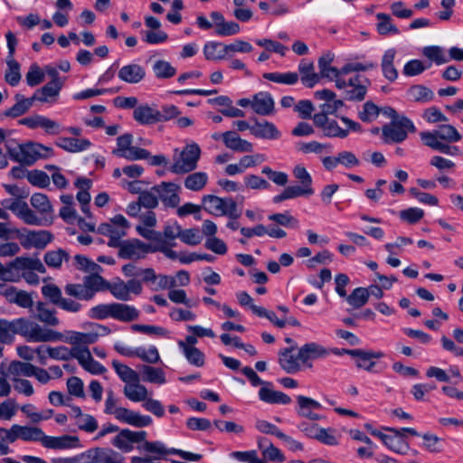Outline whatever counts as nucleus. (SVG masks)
Here are the masks:
<instances>
[{
    "mask_svg": "<svg viewBox=\"0 0 463 463\" xmlns=\"http://www.w3.org/2000/svg\"><path fill=\"white\" fill-rule=\"evenodd\" d=\"M20 335L30 343H47L62 340V333L41 326L26 317H19L11 321L0 319V342L10 345L14 335Z\"/></svg>",
    "mask_w": 463,
    "mask_h": 463,
    "instance_id": "1",
    "label": "nucleus"
},
{
    "mask_svg": "<svg viewBox=\"0 0 463 463\" xmlns=\"http://www.w3.org/2000/svg\"><path fill=\"white\" fill-rule=\"evenodd\" d=\"M5 148L10 158L23 165H32L38 159L47 157L52 154V148L33 142L18 144L15 146L7 142Z\"/></svg>",
    "mask_w": 463,
    "mask_h": 463,
    "instance_id": "2",
    "label": "nucleus"
},
{
    "mask_svg": "<svg viewBox=\"0 0 463 463\" xmlns=\"http://www.w3.org/2000/svg\"><path fill=\"white\" fill-rule=\"evenodd\" d=\"M293 175L298 181V185L287 186L280 194L272 198L274 203H279L286 200L295 199L300 196H310L315 190L312 186L313 179L306 167L298 165L293 168Z\"/></svg>",
    "mask_w": 463,
    "mask_h": 463,
    "instance_id": "3",
    "label": "nucleus"
},
{
    "mask_svg": "<svg viewBox=\"0 0 463 463\" xmlns=\"http://www.w3.org/2000/svg\"><path fill=\"white\" fill-rule=\"evenodd\" d=\"M341 121L345 125V128H341L338 123L324 114H315L313 121L317 128H318L323 135L327 137L345 138L350 131L361 132L362 127L358 122L350 119L347 117H341Z\"/></svg>",
    "mask_w": 463,
    "mask_h": 463,
    "instance_id": "4",
    "label": "nucleus"
},
{
    "mask_svg": "<svg viewBox=\"0 0 463 463\" xmlns=\"http://www.w3.org/2000/svg\"><path fill=\"white\" fill-rule=\"evenodd\" d=\"M346 75H341L336 79L335 87L344 90L345 99L347 100L361 101L365 98L367 89L371 81L365 76L354 74L345 79Z\"/></svg>",
    "mask_w": 463,
    "mask_h": 463,
    "instance_id": "5",
    "label": "nucleus"
},
{
    "mask_svg": "<svg viewBox=\"0 0 463 463\" xmlns=\"http://www.w3.org/2000/svg\"><path fill=\"white\" fill-rule=\"evenodd\" d=\"M203 208L208 213L214 216H227L230 219H237L240 216L236 202L231 198H222L213 194L202 197Z\"/></svg>",
    "mask_w": 463,
    "mask_h": 463,
    "instance_id": "6",
    "label": "nucleus"
},
{
    "mask_svg": "<svg viewBox=\"0 0 463 463\" xmlns=\"http://www.w3.org/2000/svg\"><path fill=\"white\" fill-rule=\"evenodd\" d=\"M129 222L122 214H117L109 222L101 223L98 227V233L109 237L108 246L117 248L123 241L121 239L127 235Z\"/></svg>",
    "mask_w": 463,
    "mask_h": 463,
    "instance_id": "7",
    "label": "nucleus"
},
{
    "mask_svg": "<svg viewBox=\"0 0 463 463\" xmlns=\"http://www.w3.org/2000/svg\"><path fill=\"white\" fill-rule=\"evenodd\" d=\"M175 152H177L175 150ZM201 156V149L195 143L187 145L177 156L175 153L174 163L170 171L174 174H186L197 167V162Z\"/></svg>",
    "mask_w": 463,
    "mask_h": 463,
    "instance_id": "8",
    "label": "nucleus"
},
{
    "mask_svg": "<svg viewBox=\"0 0 463 463\" xmlns=\"http://www.w3.org/2000/svg\"><path fill=\"white\" fill-rule=\"evenodd\" d=\"M89 332L68 331L67 335L62 334V340L74 346L80 345H90L96 343L100 336H105L110 333V329L103 325L92 323L90 325ZM58 340L57 342H59Z\"/></svg>",
    "mask_w": 463,
    "mask_h": 463,
    "instance_id": "9",
    "label": "nucleus"
},
{
    "mask_svg": "<svg viewBox=\"0 0 463 463\" xmlns=\"http://www.w3.org/2000/svg\"><path fill=\"white\" fill-rule=\"evenodd\" d=\"M16 239L24 249H43L52 239V234L45 230L30 231L27 229H15L13 231Z\"/></svg>",
    "mask_w": 463,
    "mask_h": 463,
    "instance_id": "10",
    "label": "nucleus"
},
{
    "mask_svg": "<svg viewBox=\"0 0 463 463\" xmlns=\"http://www.w3.org/2000/svg\"><path fill=\"white\" fill-rule=\"evenodd\" d=\"M416 128L413 122L405 116H401L400 118L392 120L389 125L383 128V136L385 140L401 143L407 138L408 132H415Z\"/></svg>",
    "mask_w": 463,
    "mask_h": 463,
    "instance_id": "11",
    "label": "nucleus"
},
{
    "mask_svg": "<svg viewBox=\"0 0 463 463\" xmlns=\"http://www.w3.org/2000/svg\"><path fill=\"white\" fill-rule=\"evenodd\" d=\"M133 136L129 133L119 136L117 138V148L113 155L130 161L141 160L149 157V152L144 148L132 146Z\"/></svg>",
    "mask_w": 463,
    "mask_h": 463,
    "instance_id": "12",
    "label": "nucleus"
},
{
    "mask_svg": "<svg viewBox=\"0 0 463 463\" xmlns=\"http://www.w3.org/2000/svg\"><path fill=\"white\" fill-rule=\"evenodd\" d=\"M5 433L8 442L14 443L18 439L24 442H40L43 430L35 426L13 424L9 429H0Z\"/></svg>",
    "mask_w": 463,
    "mask_h": 463,
    "instance_id": "13",
    "label": "nucleus"
},
{
    "mask_svg": "<svg viewBox=\"0 0 463 463\" xmlns=\"http://www.w3.org/2000/svg\"><path fill=\"white\" fill-rule=\"evenodd\" d=\"M42 294L48 298L50 302L59 308L71 312L78 313L81 310L82 305L73 299L62 297L61 290L54 284H47L42 287Z\"/></svg>",
    "mask_w": 463,
    "mask_h": 463,
    "instance_id": "14",
    "label": "nucleus"
},
{
    "mask_svg": "<svg viewBox=\"0 0 463 463\" xmlns=\"http://www.w3.org/2000/svg\"><path fill=\"white\" fill-rule=\"evenodd\" d=\"M118 248V257L124 260L144 259L153 253V242L145 243L138 239L123 241Z\"/></svg>",
    "mask_w": 463,
    "mask_h": 463,
    "instance_id": "15",
    "label": "nucleus"
},
{
    "mask_svg": "<svg viewBox=\"0 0 463 463\" xmlns=\"http://www.w3.org/2000/svg\"><path fill=\"white\" fill-rule=\"evenodd\" d=\"M146 438V432L144 430L123 429L113 438L111 443L122 452L128 453L134 449V444L145 441Z\"/></svg>",
    "mask_w": 463,
    "mask_h": 463,
    "instance_id": "16",
    "label": "nucleus"
},
{
    "mask_svg": "<svg viewBox=\"0 0 463 463\" xmlns=\"http://www.w3.org/2000/svg\"><path fill=\"white\" fill-rule=\"evenodd\" d=\"M152 191L156 194L158 201L161 200L165 207L175 208L180 203V186L171 182H162L154 185Z\"/></svg>",
    "mask_w": 463,
    "mask_h": 463,
    "instance_id": "17",
    "label": "nucleus"
},
{
    "mask_svg": "<svg viewBox=\"0 0 463 463\" xmlns=\"http://www.w3.org/2000/svg\"><path fill=\"white\" fill-rule=\"evenodd\" d=\"M41 444L45 449L64 450L80 447V439L72 435L48 436L43 432Z\"/></svg>",
    "mask_w": 463,
    "mask_h": 463,
    "instance_id": "18",
    "label": "nucleus"
},
{
    "mask_svg": "<svg viewBox=\"0 0 463 463\" xmlns=\"http://www.w3.org/2000/svg\"><path fill=\"white\" fill-rule=\"evenodd\" d=\"M113 416L118 421L136 428L147 427L150 426L153 422V420L150 416L140 414L137 411L121 406L114 411Z\"/></svg>",
    "mask_w": 463,
    "mask_h": 463,
    "instance_id": "19",
    "label": "nucleus"
},
{
    "mask_svg": "<svg viewBox=\"0 0 463 463\" xmlns=\"http://www.w3.org/2000/svg\"><path fill=\"white\" fill-rule=\"evenodd\" d=\"M140 224L137 225V232L144 239L154 242L161 238V232L154 230L156 225V216L153 211H147L138 218Z\"/></svg>",
    "mask_w": 463,
    "mask_h": 463,
    "instance_id": "20",
    "label": "nucleus"
},
{
    "mask_svg": "<svg viewBox=\"0 0 463 463\" xmlns=\"http://www.w3.org/2000/svg\"><path fill=\"white\" fill-rule=\"evenodd\" d=\"M297 413L303 418L310 420H320L324 416L318 414L317 411L322 409V405L316 400L304 396H297Z\"/></svg>",
    "mask_w": 463,
    "mask_h": 463,
    "instance_id": "21",
    "label": "nucleus"
},
{
    "mask_svg": "<svg viewBox=\"0 0 463 463\" xmlns=\"http://www.w3.org/2000/svg\"><path fill=\"white\" fill-rule=\"evenodd\" d=\"M19 124L28 127L31 129L42 128L47 134L56 135L60 133L59 123L42 115H33L19 120Z\"/></svg>",
    "mask_w": 463,
    "mask_h": 463,
    "instance_id": "22",
    "label": "nucleus"
},
{
    "mask_svg": "<svg viewBox=\"0 0 463 463\" xmlns=\"http://www.w3.org/2000/svg\"><path fill=\"white\" fill-rule=\"evenodd\" d=\"M62 85L63 81L61 80H52L50 82L35 91L33 95V100H38L43 103L55 102Z\"/></svg>",
    "mask_w": 463,
    "mask_h": 463,
    "instance_id": "23",
    "label": "nucleus"
},
{
    "mask_svg": "<svg viewBox=\"0 0 463 463\" xmlns=\"http://www.w3.org/2000/svg\"><path fill=\"white\" fill-rule=\"evenodd\" d=\"M383 356L384 353L382 351L358 349L354 357L355 365L370 373H378L379 371L375 369L376 362L374 360Z\"/></svg>",
    "mask_w": 463,
    "mask_h": 463,
    "instance_id": "24",
    "label": "nucleus"
},
{
    "mask_svg": "<svg viewBox=\"0 0 463 463\" xmlns=\"http://www.w3.org/2000/svg\"><path fill=\"white\" fill-rule=\"evenodd\" d=\"M329 354L330 351L327 348L316 342L307 343L298 349V358L302 364H306L310 360L325 358Z\"/></svg>",
    "mask_w": 463,
    "mask_h": 463,
    "instance_id": "25",
    "label": "nucleus"
},
{
    "mask_svg": "<svg viewBox=\"0 0 463 463\" xmlns=\"http://www.w3.org/2000/svg\"><path fill=\"white\" fill-rule=\"evenodd\" d=\"M222 139L227 148L240 153H250L253 150V145L242 139L235 131H226L222 134Z\"/></svg>",
    "mask_w": 463,
    "mask_h": 463,
    "instance_id": "26",
    "label": "nucleus"
},
{
    "mask_svg": "<svg viewBox=\"0 0 463 463\" xmlns=\"http://www.w3.org/2000/svg\"><path fill=\"white\" fill-rule=\"evenodd\" d=\"M30 203L45 222H52L53 208L47 195L41 193L33 194L30 198Z\"/></svg>",
    "mask_w": 463,
    "mask_h": 463,
    "instance_id": "27",
    "label": "nucleus"
},
{
    "mask_svg": "<svg viewBox=\"0 0 463 463\" xmlns=\"http://www.w3.org/2000/svg\"><path fill=\"white\" fill-rule=\"evenodd\" d=\"M133 118L141 125H153L162 121L161 112L148 105L137 106L133 111Z\"/></svg>",
    "mask_w": 463,
    "mask_h": 463,
    "instance_id": "28",
    "label": "nucleus"
},
{
    "mask_svg": "<svg viewBox=\"0 0 463 463\" xmlns=\"http://www.w3.org/2000/svg\"><path fill=\"white\" fill-rule=\"evenodd\" d=\"M146 76V70L139 64L130 63L121 67L118 72V77L122 81L129 84H137L143 80Z\"/></svg>",
    "mask_w": 463,
    "mask_h": 463,
    "instance_id": "29",
    "label": "nucleus"
},
{
    "mask_svg": "<svg viewBox=\"0 0 463 463\" xmlns=\"http://www.w3.org/2000/svg\"><path fill=\"white\" fill-rule=\"evenodd\" d=\"M251 108L255 113L268 116L274 111V100L268 92H259L253 96Z\"/></svg>",
    "mask_w": 463,
    "mask_h": 463,
    "instance_id": "30",
    "label": "nucleus"
},
{
    "mask_svg": "<svg viewBox=\"0 0 463 463\" xmlns=\"http://www.w3.org/2000/svg\"><path fill=\"white\" fill-rule=\"evenodd\" d=\"M250 133L254 137L263 139L273 140L280 137V132L277 127L267 120L256 121L250 128Z\"/></svg>",
    "mask_w": 463,
    "mask_h": 463,
    "instance_id": "31",
    "label": "nucleus"
},
{
    "mask_svg": "<svg viewBox=\"0 0 463 463\" xmlns=\"http://www.w3.org/2000/svg\"><path fill=\"white\" fill-rule=\"evenodd\" d=\"M13 267L17 269L21 276L30 270L40 273H45L46 271L44 265L38 258L17 257L13 260Z\"/></svg>",
    "mask_w": 463,
    "mask_h": 463,
    "instance_id": "32",
    "label": "nucleus"
},
{
    "mask_svg": "<svg viewBox=\"0 0 463 463\" xmlns=\"http://www.w3.org/2000/svg\"><path fill=\"white\" fill-rule=\"evenodd\" d=\"M279 363L281 368L288 373H295L300 371L301 360L298 354L294 355L292 348H284L279 353Z\"/></svg>",
    "mask_w": 463,
    "mask_h": 463,
    "instance_id": "33",
    "label": "nucleus"
},
{
    "mask_svg": "<svg viewBox=\"0 0 463 463\" xmlns=\"http://www.w3.org/2000/svg\"><path fill=\"white\" fill-rule=\"evenodd\" d=\"M271 385L262 386L259 391V398L260 401L269 404H288L291 398L286 393L275 391Z\"/></svg>",
    "mask_w": 463,
    "mask_h": 463,
    "instance_id": "34",
    "label": "nucleus"
},
{
    "mask_svg": "<svg viewBox=\"0 0 463 463\" xmlns=\"http://www.w3.org/2000/svg\"><path fill=\"white\" fill-rule=\"evenodd\" d=\"M4 295L10 303L16 304L23 308H30L33 305L31 294L24 290L17 289L14 287L5 288Z\"/></svg>",
    "mask_w": 463,
    "mask_h": 463,
    "instance_id": "35",
    "label": "nucleus"
},
{
    "mask_svg": "<svg viewBox=\"0 0 463 463\" xmlns=\"http://www.w3.org/2000/svg\"><path fill=\"white\" fill-rule=\"evenodd\" d=\"M143 444L138 446L139 450L150 453L153 455V459L161 460L165 459L168 455H173L174 448L168 449L162 441H142Z\"/></svg>",
    "mask_w": 463,
    "mask_h": 463,
    "instance_id": "36",
    "label": "nucleus"
},
{
    "mask_svg": "<svg viewBox=\"0 0 463 463\" xmlns=\"http://www.w3.org/2000/svg\"><path fill=\"white\" fill-rule=\"evenodd\" d=\"M140 312L134 306L113 302V319L121 322H132L137 320Z\"/></svg>",
    "mask_w": 463,
    "mask_h": 463,
    "instance_id": "37",
    "label": "nucleus"
},
{
    "mask_svg": "<svg viewBox=\"0 0 463 463\" xmlns=\"http://www.w3.org/2000/svg\"><path fill=\"white\" fill-rule=\"evenodd\" d=\"M396 51L392 48L385 51L382 57L381 68L383 76L390 81H394L398 78V71L394 67V59Z\"/></svg>",
    "mask_w": 463,
    "mask_h": 463,
    "instance_id": "38",
    "label": "nucleus"
},
{
    "mask_svg": "<svg viewBox=\"0 0 463 463\" xmlns=\"http://www.w3.org/2000/svg\"><path fill=\"white\" fill-rule=\"evenodd\" d=\"M56 145L68 152L77 153L87 150L91 143L86 138L61 137Z\"/></svg>",
    "mask_w": 463,
    "mask_h": 463,
    "instance_id": "39",
    "label": "nucleus"
},
{
    "mask_svg": "<svg viewBox=\"0 0 463 463\" xmlns=\"http://www.w3.org/2000/svg\"><path fill=\"white\" fill-rule=\"evenodd\" d=\"M123 393L129 401L133 402H144L148 396L146 387L140 383V382H132L125 384Z\"/></svg>",
    "mask_w": 463,
    "mask_h": 463,
    "instance_id": "40",
    "label": "nucleus"
},
{
    "mask_svg": "<svg viewBox=\"0 0 463 463\" xmlns=\"http://www.w3.org/2000/svg\"><path fill=\"white\" fill-rule=\"evenodd\" d=\"M333 55L326 53L319 58L318 68L321 77L327 78L330 80L336 81V79L342 75L341 69L331 66Z\"/></svg>",
    "mask_w": 463,
    "mask_h": 463,
    "instance_id": "41",
    "label": "nucleus"
},
{
    "mask_svg": "<svg viewBox=\"0 0 463 463\" xmlns=\"http://www.w3.org/2000/svg\"><path fill=\"white\" fill-rule=\"evenodd\" d=\"M35 309L36 317L40 322L49 326H56L60 324L55 309L50 308L46 303L37 302Z\"/></svg>",
    "mask_w": 463,
    "mask_h": 463,
    "instance_id": "42",
    "label": "nucleus"
},
{
    "mask_svg": "<svg viewBox=\"0 0 463 463\" xmlns=\"http://www.w3.org/2000/svg\"><path fill=\"white\" fill-rule=\"evenodd\" d=\"M409 100L418 103H427L434 99L433 91L423 85H413L407 90Z\"/></svg>",
    "mask_w": 463,
    "mask_h": 463,
    "instance_id": "43",
    "label": "nucleus"
},
{
    "mask_svg": "<svg viewBox=\"0 0 463 463\" xmlns=\"http://www.w3.org/2000/svg\"><path fill=\"white\" fill-rule=\"evenodd\" d=\"M141 372V377L144 382L164 384L165 380V374L163 369L153 367L147 364H143L139 367Z\"/></svg>",
    "mask_w": 463,
    "mask_h": 463,
    "instance_id": "44",
    "label": "nucleus"
},
{
    "mask_svg": "<svg viewBox=\"0 0 463 463\" xmlns=\"http://www.w3.org/2000/svg\"><path fill=\"white\" fill-rule=\"evenodd\" d=\"M14 99L16 100L15 104L5 112L6 117L18 118L24 115L31 109L34 101L33 97L25 99L21 94H16Z\"/></svg>",
    "mask_w": 463,
    "mask_h": 463,
    "instance_id": "45",
    "label": "nucleus"
},
{
    "mask_svg": "<svg viewBox=\"0 0 463 463\" xmlns=\"http://www.w3.org/2000/svg\"><path fill=\"white\" fill-rule=\"evenodd\" d=\"M112 367L125 384H128L132 382H140L141 380L140 375L134 369L117 360L112 361Z\"/></svg>",
    "mask_w": 463,
    "mask_h": 463,
    "instance_id": "46",
    "label": "nucleus"
},
{
    "mask_svg": "<svg viewBox=\"0 0 463 463\" xmlns=\"http://www.w3.org/2000/svg\"><path fill=\"white\" fill-rule=\"evenodd\" d=\"M298 71L302 83L307 88H313L319 80V76L314 72V64L310 61H301Z\"/></svg>",
    "mask_w": 463,
    "mask_h": 463,
    "instance_id": "47",
    "label": "nucleus"
},
{
    "mask_svg": "<svg viewBox=\"0 0 463 463\" xmlns=\"http://www.w3.org/2000/svg\"><path fill=\"white\" fill-rule=\"evenodd\" d=\"M74 411L76 413L75 423L80 430L87 433H93L98 430V421L92 415L82 413L79 407L75 408Z\"/></svg>",
    "mask_w": 463,
    "mask_h": 463,
    "instance_id": "48",
    "label": "nucleus"
},
{
    "mask_svg": "<svg viewBox=\"0 0 463 463\" xmlns=\"http://www.w3.org/2000/svg\"><path fill=\"white\" fill-rule=\"evenodd\" d=\"M34 364L28 362L13 361L8 366V373L11 378L23 379L33 377Z\"/></svg>",
    "mask_w": 463,
    "mask_h": 463,
    "instance_id": "49",
    "label": "nucleus"
},
{
    "mask_svg": "<svg viewBox=\"0 0 463 463\" xmlns=\"http://www.w3.org/2000/svg\"><path fill=\"white\" fill-rule=\"evenodd\" d=\"M208 182V175L205 172H195L188 175L184 182V187L190 191H201Z\"/></svg>",
    "mask_w": 463,
    "mask_h": 463,
    "instance_id": "50",
    "label": "nucleus"
},
{
    "mask_svg": "<svg viewBox=\"0 0 463 463\" xmlns=\"http://www.w3.org/2000/svg\"><path fill=\"white\" fill-rule=\"evenodd\" d=\"M70 259L69 253L62 250L57 249L49 250L44 254L43 260L49 268L60 269L63 261H68Z\"/></svg>",
    "mask_w": 463,
    "mask_h": 463,
    "instance_id": "51",
    "label": "nucleus"
},
{
    "mask_svg": "<svg viewBox=\"0 0 463 463\" xmlns=\"http://www.w3.org/2000/svg\"><path fill=\"white\" fill-rule=\"evenodd\" d=\"M110 449H111L108 448H93L82 452L77 457L82 463H102Z\"/></svg>",
    "mask_w": 463,
    "mask_h": 463,
    "instance_id": "52",
    "label": "nucleus"
},
{
    "mask_svg": "<svg viewBox=\"0 0 463 463\" xmlns=\"http://www.w3.org/2000/svg\"><path fill=\"white\" fill-rule=\"evenodd\" d=\"M126 287L124 280L117 279L112 282H108L106 289H108L115 298L120 301H129L132 299V296H129Z\"/></svg>",
    "mask_w": 463,
    "mask_h": 463,
    "instance_id": "53",
    "label": "nucleus"
},
{
    "mask_svg": "<svg viewBox=\"0 0 463 463\" xmlns=\"http://www.w3.org/2000/svg\"><path fill=\"white\" fill-rule=\"evenodd\" d=\"M19 219H21L25 224L28 225H45L47 222L42 218V216H38L29 206L24 202L20 211L16 215Z\"/></svg>",
    "mask_w": 463,
    "mask_h": 463,
    "instance_id": "54",
    "label": "nucleus"
},
{
    "mask_svg": "<svg viewBox=\"0 0 463 463\" xmlns=\"http://www.w3.org/2000/svg\"><path fill=\"white\" fill-rule=\"evenodd\" d=\"M263 78L272 82L294 85L298 80V74L297 72H267L263 74Z\"/></svg>",
    "mask_w": 463,
    "mask_h": 463,
    "instance_id": "55",
    "label": "nucleus"
},
{
    "mask_svg": "<svg viewBox=\"0 0 463 463\" xmlns=\"http://www.w3.org/2000/svg\"><path fill=\"white\" fill-rule=\"evenodd\" d=\"M383 443L393 452L402 455L406 454L410 449L408 442L401 435L383 437Z\"/></svg>",
    "mask_w": 463,
    "mask_h": 463,
    "instance_id": "56",
    "label": "nucleus"
},
{
    "mask_svg": "<svg viewBox=\"0 0 463 463\" xmlns=\"http://www.w3.org/2000/svg\"><path fill=\"white\" fill-rule=\"evenodd\" d=\"M203 54L206 60H224V44L216 42H208L204 44Z\"/></svg>",
    "mask_w": 463,
    "mask_h": 463,
    "instance_id": "57",
    "label": "nucleus"
},
{
    "mask_svg": "<svg viewBox=\"0 0 463 463\" xmlns=\"http://www.w3.org/2000/svg\"><path fill=\"white\" fill-rule=\"evenodd\" d=\"M369 299V290L365 288H356L346 297V301L354 308H360L364 306Z\"/></svg>",
    "mask_w": 463,
    "mask_h": 463,
    "instance_id": "58",
    "label": "nucleus"
},
{
    "mask_svg": "<svg viewBox=\"0 0 463 463\" xmlns=\"http://www.w3.org/2000/svg\"><path fill=\"white\" fill-rule=\"evenodd\" d=\"M152 70L157 79H169L176 73V69L170 62L164 60L156 61Z\"/></svg>",
    "mask_w": 463,
    "mask_h": 463,
    "instance_id": "59",
    "label": "nucleus"
},
{
    "mask_svg": "<svg viewBox=\"0 0 463 463\" xmlns=\"http://www.w3.org/2000/svg\"><path fill=\"white\" fill-rule=\"evenodd\" d=\"M182 227L176 222L167 223L161 232V240L165 244L175 245V239H180Z\"/></svg>",
    "mask_w": 463,
    "mask_h": 463,
    "instance_id": "60",
    "label": "nucleus"
},
{
    "mask_svg": "<svg viewBox=\"0 0 463 463\" xmlns=\"http://www.w3.org/2000/svg\"><path fill=\"white\" fill-rule=\"evenodd\" d=\"M86 288L91 292V298H94L98 291L106 289L108 282L97 273H91L90 276L84 278L83 280Z\"/></svg>",
    "mask_w": 463,
    "mask_h": 463,
    "instance_id": "61",
    "label": "nucleus"
},
{
    "mask_svg": "<svg viewBox=\"0 0 463 463\" xmlns=\"http://www.w3.org/2000/svg\"><path fill=\"white\" fill-rule=\"evenodd\" d=\"M6 64L5 81L11 86L18 85L21 80L20 64L14 59H6Z\"/></svg>",
    "mask_w": 463,
    "mask_h": 463,
    "instance_id": "62",
    "label": "nucleus"
},
{
    "mask_svg": "<svg viewBox=\"0 0 463 463\" xmlns=\"http://www.w3.org/2000/svg\"><path fill=\"white\" fill-rule=\"evenodd\" d=\"M135 357H138L147 364H156L160 361L159 352L155 345H151L148 348L143 346L136 347Z\"/></svg>",
    "mask_w": 463,
    "mask_h": 463,
    "instance_id": "63",
    "label": "nucleus"
},
{
    "mask_svg": "<svg viewBox=\"0 0 463 463\" xmlns=\"http://www.w3.org/2000/svg\"><path fill=\"white\" fill-rule=\"evenodd\" d=\"M230 457L242 463H267V461L259 457L258 451L254 449L233 451L230 454Z\"/></svg>",
    "mask_w": 463,
    "mask_h": 463,
    "instance_id": "64",
    "label": "nucleus"
}]
</instances>
